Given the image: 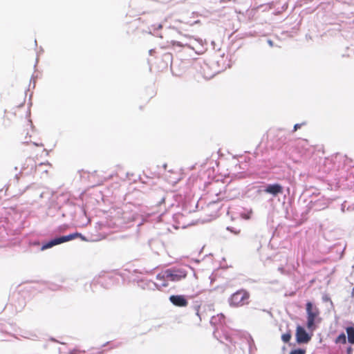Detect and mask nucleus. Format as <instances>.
<instances>
[{"label": "nucleus", "mask_w": 354, "mask_h": 354, "mask_svg": "<svg viewBox=\"0 0 354 354\" xmlns=\"http://www.w3.org/2000/svg\"><path fill=\"white\" fill-rule=\"evenodd\" d=\"M187 276V272L185 269L180 268H170L165 270L156 276V279L158 281V286L166 288L169 286V282H177Z\"/></svg>", "instance_id": "obj_1"}, {"label": "nucleus", "mask_w": 354, "mask_h": 354, "mask_svg": "<svg viewBox=\"0 0 354 354\" xmlns=\"http://www.w3.org/2000/svg\"><path fill=\"white\" fill-rule=\"evenodd\" d=\"M306 326L308 330L313 333L317 328V325L320 324L322 318L320 317V311L319 308L313 303L308 301L306 305Z\"/></svg>", "instance_id": "obj_2"}, {"label": "nucleus", "mask_w": 354, "mask_h": 354, "mask_svg": "<svg viewBox=\"0 0 354 354\" xmlns=\"http://www.w3.org/2000/svg\"><path fill=\"white\" fill-rule=\"evenodd\" d=\"M224 322L225 316L223 314H218L216 316L212 317L210 320L211 324L216 326L214 335L221 342H224V340L233 342L234 340L233 337L230 335L228 332L223 330L221 328V325Z\"/></svg>", "instance_id": "obj_3"}, {"label": "nucleus", "mask_w": 354, "mask_h": 354, "mask_svg": "<svg viewBox=\"0 0 354 354\" xmlns=\"http://www.w3.org/2000/svg\"><path fill=\"white\" fill-rule=\"evenodd\" d=\"M188 40H189V42H183L182 41H174V40H171L169 41H168L167 42V45L165 46H162V48H166V47H169L170 46L176 45L180 47L187 46V47L192 48L193 50L197 51L200 46L202 47L203 46V41L201 39H196V38L189 37L188 38Z\"/></svg>", "instance_id": "obj_4"}, {"label": "nucleus", "mask_w": 354, "mask_h": 354, "mask_svg": "<svg viewBox=\"0 0 354 354\" xmlns=\"http://www.w3.org/2000/svg\"><path fill=\"white\" fill-rule=\"evenodd\" d=\"M249 293L244 290H239L234 292L229 299L231 306L238 307L248 304Z\"/></svg>", "instance_id": "obj_5"}, {"label": "nucleus", "mask_w": 354, "mask_h": 354, "mask_svg": "<svg viewBox=\"0 0 354 354\" xmlns=\"http://www.w3.org/2000/svg\"><path fill=\"white\" fill-rule=\"evenodd\" d=\"M76 237H81L82 239H84L82 234H79V233H73V234H68L66 236H62L60 237L53 239L44 243L41 246V250H44L53 247L54 245H58V244H60V243H64L66 241H69L71 240L75 239Z\"/></svg>", "instance_id": "obj_6"}, {"label": "nucleus", "mask_w": 354, "mask_h": 354, "mask_svg": "<svg viewBox=\"0 0 354 354\" xmlns=\"http://www.w3.org/2000/svg\"><path fill=\"white\" fill-rule=\"evenodd\" d=\"M295 336L298 344H307L311 339L312 334L307 333L304 327L297 326Z\"/></svg>", "instance_id": "obj_7"}, {"label": "nucleus", "mask_w": 354, "mask_h": 354, "mask_svg": "<svg viewBox=\"0 0 354 354\" xmlns=\"http://www.w3.org/2000/svg\"><path fill=\"white\" fill-rule=\"evenodd\" d=\"M283 191V187L278 183L268 184L265 186L263 192L271 194L273 196L282 194Z\"/></svg>", "instance_id": "obj_8"}, {"label": "nucleus", "mask_w": 354, "mask_h": 354, "mask_svg": "<svg viewBox=\"0 0 354 354\" xmlns=\"http://www.w3.org/2000/svg\"><path fill=\"white\" fill-rule=\"evenodd\" d=\"M169 301L174 306L178 307H185L188 304V301L185 295H178L169 297Z\"/></svg>", "instance_id": "obj_9"}, {"label": "nucleus", "mask_w": 354, "mask_h": 354, "mask_svg": "<svg viewBox=\"0 0 354 354\" xmlns=\"http://www.w3.org/2000/svg\"><path fill=\"white\" fill-rule=\"evenodd\" d=\"M138 285L142 289H149V290H155L158 289L160 290L162 288L158 286V281L157 283L153 282L150 280L147 279H140L138 281Z\"/></svg>", "instance_id": "obj_10"}, {"label": "nucleus", "mask_w": 354, "mask_h": 354, "mask_svg": "<svg viewBox=\"0 0 354 354\" xmlns=\"http://www.w3.org/2000/svg\"><path fill=\"white\" fill-rule=\"evenodd\" d=\"M174 220L177 224V226H176V228L182 227L185 228L187 225H189L186 217L183 214L181 213H177L175 214L173 216Z\"/></svg>", "instance_id": "obj_11"}, {"label": "nucleus", "mask_w": 354, "mask_h": 354, "mask_svg": "<svg viewBox=\"0 0 354 354\" xmlns=\"http://www.w3.org/2000/svg\"><path fill=\"white\" fill-rule=\"evenodd\" d=\"M21 169L24 171L27 170V174L32 173L33 170H37V167L35 165V161L32 158H28L26 162L22 166Z\"/></svg>", "instance_id": "obj_12"}, {"label": "nucleus", "mask_w": 354, "mask_h": 354, "mask_svg": "<svg viewBox=\"0 0 354 354\" xmlns=\"http://www.w3.org/2000/svg\"><path fill=\"white\" fill-rule=\"evenodd\" d=\"M162 28V26L161 24H153L151 26L148 28L149 32L154 36L160 37V38H162V36L161 35L158 34V30Z\"/></svg>", "instance_id": "obj_13"}, {"label": "nucleus", "mask_w": 354, "mask_h": 354, "mask_svg": "<svg viewBox=\"0 0 354 354\" xmlns=\"http://www.w3.org/2000/svg\"><path fill=\"white\" fill-rule=\"evenodd\" d=\"M346 333L348 342L351 344H354V328L352 326L347 327Z\"/></svg>", "instance_id": "obj_14"}, {"label": "nucleus", "mask_w": 354, "mask_h": 354, "mask_svg": "<svg viewBox=\"0 0 354 354\" xmlns=\"http://www.w3.org/2000/svg\"><path fill=\"white\" fill-rule=\"evenodd\" d=\"M248 344H249V353L250 354H254V351H256V347L254 344L253 340L251 339V337L249 338L248 340Z\"/></svg>", "instance_id": "obj_15"}, {"label": "nucleus", "mask_w": 354, "mask_h": 354, "mask_svg": "<svg viewBox=\"0 0 354 354\" xmlns=\"http://www.w3.org/2000/svg\"><path fill=\"white\" fill-rule=\"evenodd\" d=\"M336 343H340V344H345L346 342V337L344 333L340 334L337 338H336Z\"/></svg>", "instance_id": "obj_16"}, {"label": "nucleus", "mask_w": 354, "mask_h": 354, "mask_svg": "<svg viewBox=\"0 0 354 354\" xmlns=\"http://www.w3.org/2000/svg\"><path fill=\"white\" fill-rule=\"evenodd\" d=\"M291 338V334L290 332L283 334L281 336V339L283 342L288 343Z\"/></svg>", "instance_id": "obj_17"}, {"label": "nucleus", "mask_w": 354, "mask_h": 354, "mask_svg": "<svg viewBox=\"0 0 354 354\" xmlns=\"http://www.w3.org/2000/svg\"><path fill=\"white\" fill-rule=\"evenodd\" d=\"M305 353H306V351L304 349H301V348L293 350V351H290V354H305Z\"/></svg>", "instance_id": "obj_18"}, {"label": "nucleus", "mask_w": 354, "mask_h": 354, "mask_svg": "<svg viewBox=\"0 0 354 354\" xmlns=\"http://www.w3.org/2000/svg\"><path fill=\"white\" fill-rule=\"evenodd\" d=\"M278 270L281 272L282 274H287L288 272L285 270V269L283 267H279Z\"/></svg>", "instance_id": "obj_19"}, {"label": "nucleus", "mask_w": 354, "mask_h": 354, "mask_svg": "<svg viewBox=\"0 0 354 354\" xmlns=\"http://www.w3.org/2000/svg\"><path fill=\"white\" fill-rule=\"evenodd\" d=\"M301 124H296L295 126H294V129H293V131H296L298 129H299L301 127Z\"/></svg>", "instance_id": "obj_20"}, {"label": "nucleus", "mask_w": 354, "mask_h": 354, "mask_svg": "<svg viewBox=\"0 0 354 354\" xmlns=\"http://www.w3.org/2000/svg\"><path fill=\"white\" fill-rule=\"evenodd\" d=\"M189 37H184L180 41H182L183 42H189V40H188Z\"/></svg>", "instance_id": "obj_21"}, {"label": "nucleus", "mask_w": 354, "mask_h": 354, "mask_svg": "<svg viewBox=\"0 0 354 354\" xmlns=\"http://www.w3.org/2000/svg\"><path fill=\"white\" fill-rule=\"evenodd\" d=\"M268 43L269 44V45H270V46H272L273 44H272V41L271 40H268Z\"/></svg>", "instance_id": "obj_22"}, {"label": "nucleus", "mask_w": 354, "mask_h": 354, "mask_svg": "<svg viewBox=\"0 0 354 354\" xmlns=\"http://www.w3.org/2000/svg\"><path fill=\"white\" fill-rule=\"evenodd\" d=\"M153 52H154V50L151 49V50H149V54L151 55H153Z\"/></svg>", "instance_id": "obj_23"}, {"label": "nucleus", "mask_w": 354, "mask_h": 354, "mask_svg": "<svg viewBox=\"0 0 354 354\" xmlns=\"http://www.w3.org/2000/svg\"><path fill=\"white\" fill-rule=\"evenodd\" d=\"M33 145H35V146H42V145H41H41H39V144H37V143H35V142H34V143H33Z\"/></svg>", "instance_id": "obj_24"}, {"label": "nucleus", "mask_w": 354, "mask_h": 354, "mask_svg": "<svg viewBox=\"0 0 354 354\" xmlns=\"http://www.w3.org/2000/svg\"><path fill=\"white\" fill-rule=\"evenodd\" d=\"M44 165H46V164H44V163H41V164L39 165V167H42V166H44Z\"/></svg>", "instance_id": "obj_25"}, {"label": "nucleus", "mask_w": 354, "mask_h": 354, "mask_svg": "<svg viewBox=\"0 0 354 354\" xmlns=\"http://www.w3.org/2000/svg\"><path fill=\"white\" fill-rule=\"evenodd\" d=\"M44 172L47 173V170L46 169L44 170Z\"/></svg>", "instance_id": "obj_26"}]
</instances>
